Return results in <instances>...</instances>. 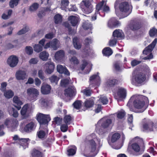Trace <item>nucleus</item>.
Masks as SVG:
<instances>
[{
	"mask_svg": "<svg viewBox=\"0 0 157 157\" xmlns=\"http://www.w3.org/2000/svg\"><path fill=\"white\" fill-rule=\"evenodd\" d=\"M54 141V140L51 139L47 140L44 144V146L47 148H49L51 147L52 143Z\"/></svg>",
	"mask_w": 157,
	"mask_h": 157,
	"instance_id": "56",
	"label": "nucleus"
},
{
	"mask_svg": "<svg viewBox=\"0 0 157 157\" xmlns=\"http://www.w3.org/2000/svg\"><path fill=\"white\" fill-rule=\"evenodd\" d=\"M19 0H11L10 2V6L11 8L17 6Z\"/></svg>",
	"mask_w": 157,
	"mask_h": 157,
	"instance_id": "60",
	"label": "nucleus"
},
{
	"mask_svg": "<svg viewBox=\"0 0 157 157\" xmlns=\"http://www.w3.org/2000/svg\"><path fill=\"white\" fill-rule=\"evenodd\" d=\"M45 66L46 67V71L47 73L50 74L53 72L55 65L53 63L49 61L45 63Z\"/></svg>",
	"mask_w": 157,
	"mask_h": 157,
	"instance_id": "18",
	"label": "nucleus"
},
{
	"mask_svg": "<svg viewBox=\"0 0 157 157\" xmlns=\"http://www.w3.org/2000/svg\"><path fill=\"white\" fill-rule=\"evenodd\" d=\"M99 101L103 105H106L107 104L108 102V100L105 96L101 95L99 100Z\"/></svg>",
	"mask_w": 157,
	"mask_h": 157,
	"instance_id": "42",
	"label": "nucleus"
},
{
	"mask_svg": "<svg viewBox=\"0 0 157 157\" xmlns=\"http://www.w3.org/2000/svg\"><path fill=\"white\" fill-rule=\"evenodd\" d=\"M69 2L68 0H62L61 2V8L62 10H65L68 6Z\"/></svg>",
	"mask_w": 157,
	"mask_h": 157,
	"instance_id": "40",
	"label": "nucleus"
},
{
	"mask_svg": "<svg viewBox=\"0 0 157 157\" xmlns=\"http://www.w3.org/2000/svg\"><path fill=\"white\" fill-rule=\"evenodd\" d=\"M36 125L35 123L33 122H31L28 123L25 127L24 130L26 132H29L34 130Z\"/></svg>",
	"mask_w": 157,
	"mask_h": 157,
	"instance_id": "21",
	"label": "nucleus"
},
{
	"mask_svg": "<svg viewBox=\"0 0 157 157\" xmlns=\"http://www.w3.org/2000/svg\"><path fill=\"white\" fill-rule=\"evenodd\" d=\"M73 105L74 108L78 109L81 107L82 102L79 100L76 101L73 104Z\"/></svg>",
	"mask_w": 157,
	"mask_h": 157,
	"instance_id": "48",
	"label": "nucleus"
},
{
	"mask_svg": "<svg viewBox=\"0 0 157 157\" xmlns=\"http://www.w3.org/2000/svg\"><path fill=\"white\" fill-rule=\"evenodd\" d=\"M93 0H83L82 2L84 4L85 7L84 11L86 14H89L92 12L93 10V6L92 3Z\"/></svg>",
	"mask_w": 157,
	"mask_h": 157,
	"instance_id": "9",
	"label": "nucleus"
},
{
	"mask_svg": "<svg viewBox=\"0 0 157 157\" xmlns=\"http://www.w3.org/2000/svg\"><path fill=\"white\" fill-rule=\"evenodd\" d=\"M49 79L52 83L57 84L59 80V78L56 75H53L49 78Z\"/></svg>",
	"mask_w": 157,
	"mask_h": 157,
	"instance_id": "55",
	"label": "nucleus"
},
{
	"mask_svg": "<svg viewBox=\"0 0 157 157\" xmlns=\"http://www.w3.org/2000/svg\"><path fill=\"white\" fill-rule=\"evenodd\" d=\"M70 60L71 63H73L74 64H77L79 63L78 59L75 56L71 57Z\"/></svg>",
	"mask_w": 157,
	"mask_h": 157,
	"instance_id": "64",
	"label": "nucleus"
},
{
	"mask_svg": "<svg viewBox=\"0 0 157 157\" xmlns=\"http://www.w3.org/2000/svg\"><path fill=\"white\" fill-rule=\"evenodd\" d=\"M132 75L133 80L137 84L142 83L146 79L145 75L136 70L133 72Z\"/></svg>",
	"mask_w": 157,
	"mask_h": 157,
	"instance_id": "4",
	"label": "nucleus"
},
{
	"mask_svg": "<svg viewBox=\"0 0 157 157\" xmlns=\"http://www.w3.org/2000/svg\"><path fill=\"white\" fill-rule=\"evenodd\" d=\"M18 62L17 57L14 55L10 56L7 60V64L11 67H13L17 66Z\"/></svg>",
	"mask_w": 157,
	"mask_h": 157,
	"instance_id": "10",
	"label": "nucleus"
},
{
	"mask_svg": "<svg viewBox=\"0 0 157 157\" xmlns=\"http://www.w3.org/2000/svg\"><path fill=\"white\" fill-rule=\"evenodd\" d=\"M120 11L123 13H125V17L128 16L131 12L132 7L131 4L124 1L121 2L119 5Z\"/></svg>",
	"mask_w": 157,
	"mask_h": 157,
	"instance_id": "3",
	"label": "nucleus"
},
{
	"mask_svg": "<svg viewBox=\"0 0 157 157\" xmlns=\"http://www.w3.org/2000/svg\"><path fill=\"white\" fill-rule=\"evenodd\" d=\"M8 112L10 115H12L14 117H17L18 116L17 111L13 108L9 107L8 109Z\"/></svg>",
	"mask_w": 157,
	"mask_h": 157,
	"instance_id": "36",
	"label": "nucleus"
},
{
	"mask_svg": "<svg viewBox=\"0 0 157 157\" xmlns=\"http://www.w3.org/2000/svg\"><path fill=\"white\" fill-rule=\"evenodd\" d=\"M58 42L56 39H54L52 41L50 42L51 47L54 50H56L57 49L58 47L57 46V44Z\"/></svg>",
	"mask_w": 157,
	"mask_h": 157,
	"instance_id": "37",
	"label": "nucleus"
},
{
	"mask_svg": "<svg viewBox=\"0 0 157 157\" xmlns=\"http://www.w3.org/2000/svg\"><path fill=\"white\" fill-rule=\"evenodd\" d=\"M81 92L83 93V94L86 95V96H90L91 94V90L88 88H86L82 90Z\"/></svg>",
	"mask_w": 157,
	"mask_h": 157,
	"instance_id": "52",
	"label": "nucleus"
},
{
	"mask_svg": "<svg viewBox=\"0 0 157 157\" xmlns=\"http://www.w3.org/2000/svg\"><path fill=\"white\" fill-rule=\"evenodd\" d=\"M64 26L68 29V32L69 34H74L75 33V31L71 29V27L70 25L67 22H65L64 24Z\"/></svg>",
	"mask_w": 157,
	"mask_h": 157,
	"instance_id": "47",
	"label": "nucleus"
},
{
	"mask_svg": "<svg viewBox=\"0 0 157 157\" xmlns=\"http://www.w3.org/2000/svg\"><path fill=\"white\" fill-rule=\"evenodd\" d=\"M134 99L133 101L134 107L138 109H140L136 112L142 113L147 108L149 101L148 98L142 95H134L131 98V100Z\"/></svg>",
	"mask_w": 157,
	"mask_h": 157,
	"instance_id": "2",
	"label": "nucleus"
},
{
	"mask_svg": "<svg viewBox=\"0 0 157 157\" xmlns=\"http://www.w3.org/2000/svg\"><path fill=\"white\" fill-rule=\"evenodd\" d=\"M48 132V130L47 129H46L44 131L40 130L38 132L36 135L39 138L42 139L45 137L46 133H47Z\"/></svg>",
	"mask_w": 157,
	"mask_h": 157,
	"instance_id": "34",
	"label": "nucleus"
},
{
	"mask_svg": "<svg viewBox=\"0 0 157 157\" xmlns=\"http://www.w3.org/2000/svg\"><path fill=\"white\" fill-rule=\"evenodd\" d=\"M65 56V52L63 50H60L56 52L55 55V59L58 61H59L63 60Z\"/></svg>",
	"mask_w": 157,
	"mask_h": 157,
	"instance_id": "25",
	"label": "nucleus"
},
{
	"mask_svg": "<svg viewBox=\"0 0 157 157\" xmlns=\"http://www.w3.org/2000/svg\"><path fill=\"white\" fill-rule=\"evenodd\" d=\"M29 140V138L27 139H19L17 141L18 143L17 145L19 148H22L23 149H25L28 147V142Z\"/></svg>",
	"mask_w": 157,
	"mask_h": 157,
	"instance_id": "13",
	"label": "nucleus"
},
{
	"mask_svg": "<svg viewBox=\"0 0 157 157\" xmlns=\"http://www.w3.org/2000/svg\"><path fill=\"white\" fill-rule=\"evenodd\" d=\"M4 124L8 128H15L18 125V121L13 119H7L5 121Z\"/></svg>",
	"mask_w": 157,
	"mask_h": 157,
	"instance_id": "11",
	"label": "nucleus"
},
{
	"mask_svg": "<svg viewBox=\"0 0 157 157\" xmlns=\"http://www.w3.org/2000/svg\"><path fill=\"white\" fill-rule=\"evenodd\" d=\"M94 98H91L88 99H87L84 102L85 106L87 108H90L92 107L94 104Z\"/></svg>",
	"mask_w": 157,
	"mask_h": 157,
	"instance_id": "31",
	"label": "nucleus"
},
{
	"mask_svg": "<svg viewBox=\"0 0 157 157\" xmlns=\"http://www.w3.org/2000/svg\"><path fill=\"white\" fill-rule=\"evenodd\" d=\"M82 26L84 29H87L91 28L92 25L88 20H86L83 22Z\"/></svg>",
	"mask_w": 157,
	"mask_h": 157,
	"instance_id": "46",
	"label": "nucleus"
},
{
	"mask_svg": "<svg viewBox=\"0 0 157 157\" xmlns=\"http://www.w3.org/2000/svg\"><path fill=\"white\" fill-rule=\"evenodd\" d=\"M143 127L145 131H151L153 130V123L149 119H144L143 121Z\"/></svg>",
	"mask_w": 157,
	"mask_h": 157,
	"instance_id": "8",
	"label": "nucleus"
},
{
	"mask_svg": "<svg viewBox=\"0 0 157 157\" xmlns=\"http://www.w3.org/2000/svg\"><path fill=\"white\" fill-rule=\"evenodd\" d=\"M125 113L123 110L119 111L117 113V117L119 119H122L125 116Z\"/></svg>",
	"mask_w": 157,
	"mask_h": 157,
	"instance_id": "54",
	"label": "nucleus"
},
{
	"mask_svg": "<svg viewBox=\"0 0 157 157\" xmlns=\"http://www.w3.org/2000/svg\"><path fill=\"white\" fill-rule=\"evenodd\" d=\"M103 54L106 56H109L111 55L113 52L111 49L109 47H106L104 48L102 50Z\"/></svg>",
	"mask_w": 157,
	"mask_h": 157,
	"instance_id": "32",
	"label": "nucleus"
},
{
	"mask_svg": "<svg viewBox=\"0 0 157 157\" xmlns=\"http://www.w3.org/2000/svg\"><path fill=\"white\" fill-rule=\"evenodd\" d=\"M113 36L117 40H121L124 38V34L122 30L116 29L113 32Z\"/></svg>",
	"mask_w": 157,
	"mask_h": 157,
	"instance_id": "17",
	"label": "nucleus"
},
{
	"mask_svg": "<svg viewBox=\"0 0 157 157\" xmlns=\"http://www.w3.org/2000/svg\"><path fill=\"white\" fill-rule=\"evenodd\" d=\"M118 81L116 79H109L106 82V85L108 87H112L117 83Z\"/></svg>",
	"mask_w": 157,
	"mask_h": 157,
	"instance_id": "35",
	"label": "nucleus"
},
{
	"mask_svg": "<svg viewBox=\"0 0 157 157\" xmlns=\"http://www.w3.org/2000/svg\"><path fill=\"white\" fill-rule=\"evenodd\" d=\"M121 23L115 18H112L108 21V26L111 28L117 27L120 26Z\"/></svg>",
	"mask_w": 157,
	"mask_h": 157,
	"instance_id": "16",
	"label": "nucleus"
},
{
	"mask_svg": "<svg viewBox=\"0 0 157 157\" xmlns=\"http://www.w3.org/2000/svg\"><path fill=\"white\" fill-rule=\"evenodd\" d=\"M36 119L40 125L47 124L51 120L49 115L39 113L36 115Z\"/></svg>",
	"mask_w": 157,
	"mask_h": 157,
	"instance_id": "7",
	"label": "nucleus"
},
{
	"mask_svg": "<svg viewBox=\"0 0 157 157\" xmlns=\"http://www.w3.org/2000/svg\"><path fill=\"white\" fill-rule=\"evenodd\" d=\"M82 63L79 67V69L80 70H81L82 71H83L85 67L88 65L90 67H91V65L90 64H89L88 62L85 60H83L82 61Z\"/></svg>",
	"mask_w": 157,
	"mask_h": 157,
	"instance_id": "44",
	"label": "nucleus"
},
{
	"mask_svg": "<svg viewBox=\"0 0 157 157\" xmlns=\"http://www.w3.org/2000/svg\"><path fill=\"white\" fill-rule=\"evenodd\" d=\"M104 1L102 0L100 3H99L96 5V10L98 12L99 11H100L99 12V14L102 16L105 15L104 12L107 13L109 10V8L108 6L105 4L104 5Z\"/></svg>",
	"mask_w": 157,
	"mask_h": 157,
	"instance_id": "6",
	"label": "nucleus"
},
{
	"mask_svg": "<svg viewBox=\"0 0 157 157\" xmlns=\"http://www.w3.org/2000/svg\"><path fill=\"white\" fill-rule=\"evenodd\" d=\"M48 56V53L45 51H44L40 53L39 57L43 60L45 61L47 59Z\"/></svg>",
	"mask_w": 157,
	"mask_h": 157,
	"instance_id": "39",
	"label": "nucleus"
},
{
	"mask_svg": "<svg viewBox=\"0 0 157 157\" xmlns=\"http://www.w3.org/2000/svg\"><path fill=\"white\" fill-rule=\"evenodd\" d=\"M72 120L71 117L69 115H66L63 119V121L65 124H70Z\"/></svg>",
	"mask_w": 157,
	"mask_h": 157,
	"instance_id": "49",
	"label": "nucleus"
},
{
	"mask_svg": "<svg viewBox=\"0 0 157 157\" xmlns=\"http://www.w3.org/2000/svg\"><path fill=\"white\" fill-rule=\"evenodd\" d=\"M140 27V24L138 22L132 21L129 25L130 28L132 30H137Z\"/></svg>",
	"mask_w": 157,
	"mask_h": 157,
	"instance_id": "29",
	"label": "nucleus"
},
{
	"mask_svg": "<svg viewBox=\"0 0 157 157\" xmlns=\"http://www.w3.org/2000/svg\"><path fill=\"white\" fill-rule=\"evenodd\" d=\"M43 47L42 46L39 44H35L33 47V48L35 51L39 52L42 50Z\"/></svg>",
	"mask_w": 157,
	"mask_h": 157,
	"instance_id": "50",
	"label": "nucleus"
},
{
	"mask_svg": "<svg viewBox=\"0 0 157 157\" xmlns=\"http://www.w3.org/2000/svg\"><path fill=\"white\" fill-rule=\"evenodd\" d=\"M4 95L7 98H11L14 95V93L11 90H6L4 92Z\"/></svg>",
	"mask_w": 157,
	"mask_h": 157,
	"instance_id": "38",
	"label": "nucleus"
},
{
	"mask_svg": "<svg viewBox=\"0 0 157 157\" xmlns=\"http://www.w3.org/2000/svg\"><path fill=\"white\" fill-rule=\"evenodd\" d=\"M42 149L40 147L38 149H34L32 152V157H44V154L41 152Z\"/></svg>",
	"mask_w": 157,
	"mask_h": 157,
	"instance_id": "22",
	"label": "nucleus"
},
{
	"mask_svg": "<svg viewBox=\"0 0 157 157\" xmlns=\"http://www.w3.org/2000/svg\"><path fill=\"white\" fill-rule=\"evenodd\" d=\"M120 137V135L118 133H115L112 135L111 141L112 143H114L118 140Z\"/></svg>",
	"mask_w": 157,
	"mask_h": 157,
	"instance_id": "45",
	"label": "nucleus"
},
{
	"mask_svg": "<svg viewBox=\"0 0 157 157\" xmlns=\"http://www.w3.org/2000/svg\"><path fill=\"white\" fill-rule=\"evenodd\" d=\"M29 106V105L27 104L23 107L21 110V113L23 118L25 119L29 116V112L28 111Z\"/></svg>",
	"mask_w": 157,
	"mask_h": 157,
	"instance_id": "20",
	"label": "nucleus"
},
{
	"mask_svg": "<svg viewBox=\"0 0 157 157\" xmlns=\"http://www.w3.org/2000/svg\"><path fill=\"white\" fill-rule=\"evenodd\" d=\"M112 121L111 119L103 118L99 121L98 123H101V126L102 128H106L111 124Z\"/></svg>",
	"mask_w": 157,
	"mask_h": 157,
	"instance_id": "14",
	"label": "nucleus"
},
{
	"mask_svg": "<svg viewBox=\"0 0 157 157\" xmlns=\"http://www.w3.org/2000/svg\"><path fill=\"white\" fill-rule=\"evenodd\" d=\"M69 83V80L68 79H63L61 81V85L62 86L65 87Z\"/></svg>",
	"mask_w": 157,
	"mask_h": 157,
	"instance_id": "63",
	"label": "nucleus"
},
{
	"mask_svg": "<svg viewBox=\"0 0 157 157\" xmlns=\"http://www.w3.org/2000/svg\"><path fill=\"white\" fill-rule=\"evenodd\" d=\"M51 90L50 86L46 84H43L41 87V92L42 94H49Z\"/></svg>",
	"mask_w": 157,
	"mask_h": 157,
	"instance_id": "24",
	"label": "nucleus"
},
{
	"mask_svg": "<svg viewBox=\"0 0 157 157\" xmlns=\"http://www.w3.org/2000/svg\"><path fill=\"white\" fill-rule=\"evenodd\" d=\"M157 43V39H154L152 42L143 50V53L146 55L150 53L153 50Z\"/></svg>",
	"mask_w": 157,
	"mask_h": 157,
	"instance_id": "15",
	"label": "nucleus"
},
{
	"mask_svg": "<svg viewBox=\"0 0 157 157\" xmlns=\"http://www.w3.org/2000/svg\"><path fill=\"white\" fill-rule=\"evenodd\" d=\"M15 76L17 79L23 80L26 78V74L25 71L19 70L16 72Z\"/></svg>",
	"mask_w": 157,
	"mask_h": 157,
	"instance_id": "23",
	"label": "nucleus"
},
{
	"mask_svg": "<svg viewBox=\"0 0 157 157\" xmlns=\"http://www.w3.org/2000/svg\"><path fill=\"white\" fill-rule=\"evenodd\" d=\"M25 51L27 54L31 55L33 52V49L30 46H26L25 48Z\"/></svg>",
	"mask_w": 157,
	"mask_h": 157,
	"instance_id": "59",
	"label": "nucleus"
},
{
	"mask_svg": "<svg viewBox=\"0 0 157 157\" xmlns=\"http://www.w3.org/2000/svg\"><path fill=\"white\" fill-rule=\"evenodd\" d=\"M73 44L74 47L76 49H79L81 48V45L79 41V39L77 37H74L73 39Z\"/></svg>",
	"mask_w": 157,
	"mask_h": 157,
	"instance_id": "33",
	"label": "nucleus"
},
{
	"mask_svg": "<svg viewBox=\"0 0 157 157\" xmlns=\"http://www.w3.org/2000/svg\"><path fill=\"white\" fill-rule=\"evenodd\" d=\"M62 17L61 15L57 14L55 15L54 17V20L56 24H59L62 22Z\"/></svg>",
	"mask_w": 157,
	"mask_h": 157,
	"instance_id": "43",
	"label": "nucleus"
},
{
	"mask_svg": "<svg viewBox=\"0 0 157 157\" xmlns=\"http://www.w3.org/2000/svg\"><path fill=\"white\" fill-rule=\"evenodd\" d=\"M77 148L75 145H71L68 147L67 149V155L68 156H73L75 155Z\"/></svg>",
	"mask_w": 157,
	"mask_h": 157,
	"instance_id": "28",
	"label": "nucleus"
},
{
	"mask_svg": "<svg viewBox=\"0 0 157 157\" xmlns=\"http://www.w3.org/2000/svg\"><path fill=\"white\" fill-rule=\"evenodd\" d=\"M57 70L60 73H63L68 75H70V73L66 68L62 65L59 64L57 65Z\"/></svg>",
	"mask_w": 157,
	"mask_h": 157,
	"instance_id": "26",
	"label": "nucleus"
},
{
	"mask_svg": "<svg viewBox=\"0 0 157 157\" xmlns=\"http://www.w3.org/2000/svg\"><path fill=\"white\" fill-rule=\"evenodd\" d=\"M27 93L29 99L33 101L37 99V97L39 95V92L38 90L33 87L28 89L27 90Z\"/></svg>",
	"mask_w": 157,
	"mask_h": 157,
	"instance_id": "5",
	"label": "nucleus"
},
{
	"mask_svg": "<svg viewBox=\"0 0 157 157\" xmlns=\"http://www.w3.org/2000/svg\"><path fill=\"white\" fill-rule=\"evenodd\" d=\"M39 4L37 3H34L29 8V10L31 11H34L36 10L38 8Z\"/></svg>",
	"mask_w": 157,
	"mask_h": 157,
	"instance_id": "57",
	"label": "nucleus"
},
{
	"mask_svg": "<svg viewBox=\"0 0 157 157\" xmlns=\"http://www.w3.org/2000/svg\"><path fill=\"white\" fill-rule=\"evenodd\" d=\"M85 141L90 152L93 153L90 157L95 156L102 145L100 140L97 137L94 133H92L86 136Z\"/></svg>",
	"mask_w": 157,
	"mask_h": 157,
	"instance_id": "1",
	"label": "nucleus"
},
{
	"mask_svg": "<svg viewBox=\"0 0 157 157\" xmlns=\"http://www.w3.org/2000/svg\"><path fill=\"white\" fill-rule=\"evenodd\" d=\"M13 101L15 104L14 106L18 110H20L21 109V105L22 104V102L20 100L19 98L17 96H14L13 98Z\"/></svg>",
	"mask_w": 157,
	"mask_h": 157,
	"instance_id": "27",
	"label": "nucleus"
},
{
	"mask_svg": "<svg viewBox=\"0 0 157 157\" xmlns=\"http://www.w3.org/2000/svg\"><path fill=\"white\" fill-rule=\"evenodd\" d=\"M76 94V90L73 86H69L64 90V95L69 97H71L74 96Z\"/></svg>",
	"mask_w": 157,
	"mask_h": 157,
	"instance_id": "12",
	"label": "nucleus"
},
{
	"mask_svg": "<svg viewBox=\"0 0 157 157\" xmlns=\"http://www.w3.org/2000/svg\"><path fill=\"white\" fill-rule=\"evenodd\" d=\"M149 33L151 36L154 37L157 35V29L153 28L150 29Z\"/></svg>",
	"mask_w": 157,
	"mask_h": 157,
	"instance_id": "58",
	"label": "nucleus"
},
{
	"mask_svg": "<svg viewBox=\"0 0 157 157\" xmlns=\"http://www.w3.org/2000/svg\"><path fill=\"white\" fill-rule=\"evenodd\" d=\"M17 40H15L12 42V44H9L7 45V47L9 48H12L17 45Z\"/></svg>",
	"mask_w": 157,
	"mask_h": 157,
	"instance_id": "62",
	"label": "nucleus"
},
{
	"mask_svg": "<svg viewBox=\"0 0 157 157\" xmlns=\"http://www.w3.org/2000/svg\"><path fill=\"white\" fill-rule=\"evenodd\" d=\"M131 147L136 152H138L140 151V148L138 144L136 143L132 144L131 146Z\"/></svg>",
	"mask_w": 157,
	"mask_h": 157,
	"instance_id": "41",
	"label": "nucleus"
},
{
	"mask_svg": "<svg viewBox=\"0 0 157 157\" xmlns=\"http://www.w3.org/2000/svg\"><path fill=\"white\" fill-rule=\"evenodd\" d=\"M68 20L73 26H77L79 23L78 17L74 16H71L68 17Z\"/></svg>",
	"mask_w": 157,
	"mask_h": 157,
	"instance_id": "19",
	"label": "nucleus"
},
{
	"mask_svg": "<svg viewBox=\"0 0 157 157\" xmlns=\"http://www.w3.org/2000/svg\"><path fill=\"white\" fill-rule=\"evenodd\" d=\"M117 40L113 36L111 38L109 41V45L110 46H114L117 43Z\"/></svg>",
	"mask_w": 157,
	"mask_h": 157,
	"instance_id": "51",
	"label": "nucleus"
},
{
	"mask_svg": "<svg viewBox=\"0 0 157 157\" xmlns=\"http://www.w3.org/2000/svg\"><path fill=\"white\" fill-rule=\"evenodd\" d=\"M117 94L120 98H125L126 96V90L122 87L119 88L117 90Z\"/></svg>",
	"mask_w": 157,
	"mask_h": 157,
	"instance_id": "30",
	"label": "nucleus"
},
{
	"mask_svg": "<svg viewBox=\"0 0 157 157\" xmlns=\"http://www.w3.org/2000/svg\"><path fill=\"white\" fill-rule=\"evenodd\" d=\"M29 30V28L28 27H25L24 28L21 30L19 31L17 33L19 35H22V34L25 33L27 32Z\"/></svg>",
	"mask_w": 157,
	"mask_h": 157,
	"instance_id": "61",
	"label": "nucleus"
},
{
	"mask_svg": "<svg viewBox=\"0 0 157 157\" xmlns=\"http://www.w3.org/2000/svg\"><path fill=\"white\" fill-rule=\"evenodd\" d=\"M39 102L42 107H45L47 105V100L46 98H41Z\"/></svg>",
	"mask_w": 157,
	"mask_h": 157,
	"instance_id": "53",
	"label": "nucleus"
}]
</instances>
